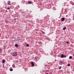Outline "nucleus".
Returning a JSON list of instances; mask_svg holds the SVG:
<instances>
[{
	"label": "nucleus",
	"mask_w": 74,
	"mask_h": 74,
	"mask_svg": "<svg viewBox=\"0 0 74 74\" xmlns=\"http://www.w3.org/2000/svg\"><path fill=\"white\" fill-rule=\"evenodd\" d=\"M12 55L14 56H16L18 55L17 53L16 52H13L12 53Z\"/></svg>",
	"instance_id": "f257e3e1"
},
{
	"label": "nucleus",
	"mask_w": 74,
	"mask_h": 74,
	"mask_svg": "<svg viewBox=\"0 0 74 74\" xmlns=\"http://www.w3.org/2000/svg\"><path fill=\"white\" fill-rule=\"evenodd\" d=\"M59 64L60 65H62L63 64H64V62L63 61H62L60 62Z\"/></svg>",
	"instance_id": "f03ea898"
},
{
	"label": "nucleus",
	"mask_w": 74,
	"mask_h": 74,
	"mask_svg": "<svg viewBox=\"0 0 74 74\" xmlns=\"http://www.w3.org/2000/svg\"><path fill=\"white\" fill-rule=\"evenodd\" d=\"M66 55L64 56V55L63 54H62L61 56V58H66Z\"/></svg>",
	"instance_id": "7ed1b4c3"
},
{
	"label": "nucleus",
	"mask_w": 74,
	"mask_h": 74,
	"mask_svg": "<svg viewBox=\"0 0 74 74\" xmlns=\"http://www.w3.org/2000/svg\"><path fill=\"white\" fill-rule=\"evenodd\" d=\"M7 3H8V5H11V1H8Z\"/></svg>",
	"instance_id": "20e7f679"
},
{
	"label": "nucleus",
	"mask_w": 74,
	"mask_h": 74,
	"mask_svg": "<svg viewBox=\"0 0 74 74\" xmlns=\"http://www.w3.org/2000/svg\"><path fill=\"white\" fill-rule=\"evenodd\" d=\"M31 64H32V67H33V66H34V64L33 63V62H32L31 63Z\"/></svg>",
	"instance_id": "39448f33"
},
{
	"label": "nucleus",
	"mask_w": 74,
	"mask_h": 74,
	"mask_svg": "<svg viewBox=\"0 0 74 74\" xmlns=\"http://www.w3.org/2000/svg\"><path fill=\"white\" fill-rule=\"evenodd\" d=\"M64 17H62L61 18V21H64Z\"/></svg>",
	"instance_id": "423d86ee"
},
{
	"label": "nucleus",
	"mask_w": 74,
	"mask_h": 74,
	"mask_svg": "<svg viewBox=\"0 0 74 74\" xmlns=\"http://www.w3.org/2000/svg\"><path fill=\"white\" fill-rule=\"evenodd\" d=\"M15 47H18V44H16L15 45Z\"/></svg>",
	"instance_id": "0eeeda50"
},
{
	"label": "nucleus",
	"mask_w": 74,
	"mask_h": 74,
	"mask_svg": "<svg viewBox=\"0 0 74 74\" xmlns=\"http://www.w3.org/2000/svg\"><path fill=\"white\" fill-rule=\"evenodd\" d=\"M66 27H64L63 29L64 30H66Z\"/></svg>",
	"instance_id": "6e6552de"
},
{
	"label": "nucleus",
	"mask_w": 74,
	"mask_h": 74,
	"mask_svg": "<svg viewBox=\"0 0 74 74\" xmlns=\"http://www.w3.org/2000/svg\"><path fill=\"white\" fill-rule=\"evenodd\" d=\"M3 63H4L5 62V60H3Z\"/></svg>",
	"instance_id": "1a4fd4ad"
},
{
	"label": "nucleus",
	"mask_w": 74,
	"mask_h": 74,
	"mask_svg": "<svg viewBox=\"0 0 74 74\" xmlns=\"http://www.w3.org/2000/svg\"><path fill=\"white\" fill-rule=\"evenodd\" d=\"M13 71V69H10V71Z\"/></svg>",
	"instance_id": "9d476101"
},
{
	"label": "nucleus",
	"mask_w": 74,
	"mask_h": 74,
	"mask_svg": "<svg viewBox=\"0 0 74 74\" xmlns=\"http://www.w3.org/2000/svg\"><path fill=\"white\" fill-rule=\"evenodd\" d=\"M69 59H72V56H69Z\"/></svg>",
	"instance_id": "9b49d317"
},
{
	"label": "nucleus",
	"mask_w": 74,
	"mask_h": 74,
	"mask_svg": "<svg viewBox=\"0 0 74 74\" xmlns=\"http://www.w3.org/2000/svg\"><path fill=\"white\" fill-rule=\"evenodd\" d=\"M28 3L29 4H32V1H28Z\"/></svg>",
	"instance_id": "f8f14e48"
},
{
	"label": "nucleus",
	"mask_w": 74,
	"mask_h": 74,
	"mask_svg": "<svg viewBox=\"0 0 74 74\" xmlns=\"http://www.w3.org/2000/svg\"><path fill=\"white\" fill-rule=\"evenodd\" d=\"M48 7H49V8H51V5H49L48 6Z\"/></svg>",
	"instance_id": "ddd939ff"
},
{
	"label": "nucleus",
	"mask_w": 74,
	"mask_h": 74,
	"mask_svg": "<svg viewBox=\"0 0 74 74\" xmlns=\"http://www.w3.org/2000/svg\"><path fill=\"white\" fill-rule=\"evenodd\" d=\"M66 43H67V44H69L70 43L69 42V41H67L66 42Z\"/></svg>",
	"instance_id": "4468645a"
},
{
	"label": "nucleus",
	"mask_w": 74,
	"mask_h": 74,
	"mask_svg": "<svg viewBox=\"0 0 74 74\" xmlns=\"http://www.w3.org/2000/svg\"><path fill=\"white\" fill-rule=\"evenodd\" d=\"M41 32H42V33H43V34H45V32L42 31Z\"/></svg>",
	"instance_id": "2eb2a0df"
},
{
	"label": "nucleus",
	"mask_w": 74,
	"mask_h": 74,
	"mask_svg": "<svg viewBox=\"0 0 74 74\" xmlns=\"http://www.w3.org/2000/svg\"><path fill=\"white\" fill-rule=\"evenodd\" d=\"M68 66H70V64H68L67 65Z\"/></svg>",
	"instance_id": "dca6fc26"
},
{
	"label": "nucleus",
	"mask_w": 74,
	"mask_h": 74,
	"mask_svg": "<svg viewBox=\"0 0 74 74\" xmlns=\"http://www.w3.org/2000/svg\"><path fill=\"white\" fill-rule=\"evenodd\" d=\"M61 68H62V66H60V67H59L58 68V69H61Z\"/></svg>",
	"instance_id": "f3484780"
},
{
	"label": "nucleus",
	"mask_w": 74,
	"mask_h": 74,
	"mask_svg": "<svg viewBox=\"0 0 74 74\" xmlns=\"http://www.w3.org/2000/svg\"><path fill=\"white\" fill-rule=\"evenodd\" d=\"M29 44H27L26 45V47H29Z\"/></svg>",
	"instance_id": "a211bd4d"
},
{
	"label": "nucleus",
	"mask_w": 74,
	"mask_h": 74,
	"mask_svg": "<svg viewBox=\"0 0 74 74\" xmlns=\"http://www.w3.org/2000/svg\"><path fill=\"white\" fill-rule=\"evenodd\" d=\"M8 10H10V8H9V7L8 8Z\"/></svg>",
	"instance_id": "6ab92c4d"
},
{
	"label": "nucleus",
	"mask_w": 74,
	"mask_h": 74,
	"mask_svg": "<svg viewBox=\"0 0 74 74\" xmlns=\"http://www.w3.org/2000/svg\"><path fill=\"white\" fill-rule=\"evenodd\" d=\"M35 60H37V58L36 57H35Z\"/></svg>",
	"instance_id": "aec40b11"
},
{
	"label": "nucleus",
	"mask_w": 74,
	"mask_h": 74,
	"mask_svg": "<svg viewBox=\"0 0 74 74\" xmlns=\"http://www.w3.org/2000/svg\"><path fill=\"white\" fill-rule=\"evenodd\" d=\"M72 4L73 5H74V3H72Z\"/></svg>",
	"instance_id": "412c9836"
},
{
	"label": "nucleus",
	"mask_w": 74,
	"mask_h": 74,
	"mask_svg": "<svg viewBox=\"0 0 74 74\" xmlns=\"http://www.w3.org/2000/svg\"><path fill=\"white\" fill-rule=\"evenodd\" d=\"M1 51V49H0V51Z\"/></svg>",
	"instance_id": "4be33fe9"
},
{
	"label": "nucleus",
	"mask_w": 74,
	"mask_h": 74,
	"mask_svg": "<svg viewBox=\"0 0 74 74\" xmlns=\"http://www.w3.org/2000/svg\"><path fill=\"white\" fill-rule=\"evenodd\" d=\"M16 19L15 18L14 20V21H15V20H16Z\"/></svg>",
	"instance_id": "5701e85b"
},
{
	"label": "nucleus",
	"mask_w": 74,
	"mask_h": 74,
	"mask_svg": "<svg viewBox=\"0 0 74 74\" xmlns=\"http://www.w3.org/2000/svg\"><path fill=\"white\" fill-rule=\"evenodd\" d=\"M73 71H74V68L73 69Z\"/></svg>",
	"instance_id": "b1692460"
},
{
	"label": "nucleus",
	"mask_w": 74,
	"mask_h": 74,
	"mask_svg": "<svg viewBox=\"0 0 74 74\" xmlns=\"http://www.w3.org/2000/svg\"><path fill=\"white\" fill-rule=\"evenodd\" d=\"M0 53H2V51H0Z\"/></svg>",
	"instance_id": "393cba45"
},
{
	"label": "nucleus",
	"mask_w": 74,
	"mask_h": 74,
	"mask_svg": "<svg viewBox=\"0 0 74 74\" xmlns=\"http://www.w3.org/2000/svg\"><path fill=\"white\" fill-rule=\"evenodd\" d=\"M23 1V2H26V1Z\"/></svg>",
	"instance_id": "a878e982"
},
{
	"label": "nucleus",
	"mask_w": 74,
	"mask_h": 74,
	"mask_svg": "<svg viewBox=\"0 0 74 74\" xmlns=\"http://www.w3.org/2000/svg\"><path fill=\"white\" fill-rule=\"evenodd\" d=\"M73 20L74 21V17H73Z\"/></svg>",
	"instance_id": "bb28decb"
},
{
	"label": "nucleus",
	"mask_w": 74,
	"mask_h": 74,
	"mask_svg": "<svg viewBox=\"0 0 74 74\" xmlns=\"http://www.w3.org/2000/svg\"><path fill=\"white\" fill-rule=\"evenodd\" d=\"M46 74H48V73H47Z\"/></svg>",
	"instance_id": "cd10ccee"
},
{
	"label": "nucleus",
	"mask_w": 74,
	"mask_h": 74,
	"mask_svg": "<svg viewBox=\"0 0 74 74\" xmlns=\"http://www.w3.org/2000/svg\"><path fill=\"white\" fill-rule=\"evenodd\" d=\"M40 5H42V4H40Z\"/></svg>",
	"instance_id": "c85d7f7f"
},
{
	"label": "nucleus",
	"mask_w": 74,
	"mask_h": 74,
	"mask_svg": "<svg viewBox=\"0 0 74 74\" xmlns=\"http://www.w3.org/2000/svg\"><path fill=\"white\" fill-rule=\"evenodd\" d=\"M6 12H7V10H6Z\"/></svg>",
	"instance_id": "c756f323"
},
{
	"label": "nucleus",
	"mask_w": 74,
	"mask_h": 74,
	"mask_svg": "<svg viewBox=\"0 0 74 74\" xmlns=\"http://www.w3.org/2000/svg\"><path fill=\"white\" fill-rule=\"evenodd\" d=\"M16 41H17V40H16Z\"/></svg>",
	"instance_id": "7c9ffc66"
},
{
	"label": "nucleus",
	"mask_w": 74,
	"mask_h": 74,
	"mask_svg": "<svg viewBox=\"0 0 74 74\" xmlns=\"http://www.w3.org/2000/svg\"><path fill=\"white\" fill-rule=\"evenodd\" d=\"M73 17H74V15H73Z\"/></svg>",
	"instance_id": "2f4dec72"
},
{
	"label": "nucleus",
	"mask_w": 74,
	"mask_h": 74,
	"mask_svg": "<svg viewBox=\"0 0 74 74\" xmlns=\"http://www.w3.org/2000/svg\"><path fill=\"white\" fill-rule=\"evenodd\" d=\"M15 40H16V39H15Z\"/></svg>",
	"instance_id": "473e14b6"
},
{
	"label": "nucleus",
	"mask_w": 74,
	"mask_h": 74,
	"mask_svg": "<svg viewBox=\"0 0 74 74\" xmlns=\"http://www.w3.org/2000/svg\"><path fill=\"white\" fill-rule=\"evenodd\" d=\"M3 65H4V64H3Z\"/></svg>",
	"instance_id": "72a5a7b5"
},
{
	"label": "nucleus",
	"mask_w": 74,
	"mask_h": 74,
	"mask_svg": "<svg viewBox=\"0 0 74 74\" xmlns=\"http://www.w3.org/2000/svg\"><path fill=\"white\" fill-rule=\"evenodd\" d=\"M73 1H74V0H73Z\"/></svg>",
	"instance_id": "f704fd0d"
}]
</instances>
